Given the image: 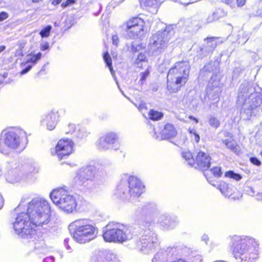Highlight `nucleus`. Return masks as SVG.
<instances>
[{"mask_svg": "<svg viewBox=\"0 0 262 262\" xmlns=\"http://www.w3.org/2000/svg\"><path fill=\"white\" fill-rule=\"evenodd\" d=\"M103 59L107 66L108 67L110 70L112 72L113 70L112 66V60L109 53L107 51L105 52L103 55Z\"/></svg>", "mask_w": 262, "mask_h": 262, "instance_id": "c756f323", "label": "nucleus"}, {"mask_svg": "<svg viewBox=\"0 0 262 262\" xmlns=\"http://www.w3.org/2000/svg\"><path fill=\"white\" fill-rule=\"evenodd\" d=\"M224 176L236 181H238L242 179V176L240 174L235 173L231 170L226 171L224 173Z\"/></svg>", "mask_w": 262, "mask_h": 262, "instance_id": "393cba45", "label": "nucleus"}, {"mask_svg": "<svg viewBox=\"0 0 262 262\" xmlns=\"http://www.w3.org/2000/svg\"><path fill=\"white\" fill-rule=\"evenodd\" d=\"M223 143L227 148L235 153L238 154L240 151V147L238 144L233 139H225L223 141Z\"/></svg>", "mask_w": 262, "mask_h": 262, "instance_id": "412c9836", "label": "nucleus"}, {"mask_svg": "<svg viewBox=\"0 0 262 262\" xmlns=\"http://www.w3.org/2000/svg\"><path fill=\"white\" fill-rule=\"evenodd\" d=\"M124 31L130 38H134L142 35L145 28V21L139 16L128 18L124 23Z\"/></svg>", "mask_w": 262, "mask_h": 262, "instance_id": "6e6552de", "label": "nucleus"}, {"mask_svg": "<svg viewBox=\"0 0 262 262\" xmlns=\"http://www.w3.org/2000/svg\"><path fill=\"white\" fill-rule=\"evenodd\" d=\"M49 46L48 43H46L45 45L41 46L40 49L42 51H45V50H47L49 48Z\"/></svg>", "mask_w": 262, "mask_h": 262, "instance_id": "09e8293b", "label": "nucleus"}, {"mask_svg": "<svg viewBox=\"0 0 262 262\" xmlns=\"http://www.w3.org/2000/svg\"><path fill=\"white\" fill-rule=\"evenodd\" d=\"M188 132L191 137L193 136L194 141L196 143L199 142L200 140V135L195 131H194L193 129L189 128L188 129Z\"/></svg>", "mask_w": 262, "mask_h": 262, "instance_id": "2f4dec72", "label": "nucleus"}, {"mask_svg": "<svg viewBox=\"0 0 262 262\" xmlns=\"http://www.w3.org/2000/svg\"><path fill=\"white\" fill-rule=\"evenodd\" d=\"M72 226L73 237L80 243H85L94 239L98 233L97 228L84 220L75 221Z\"/></svg>", "mask_w": 262, "mask_h": 262, "instance_id": "39448f33", "label": "nucleus"}, {"mask_svg": "<svg viewBox=\"0 0 262 262\" xmlns=\"http://www.w3.org/2000/svg\"><path fill=\"white\" fill-rule=\"evenodd\" d=\"M146 61V57L145 53H140L136 59V62L139 63L142 61Z\"/></svg>", "mask_w": 262, "mask_h": 262, "instance_id": "f704fd0d", "label": "nucleus"}, {"mask_svg": "<svg viewBox=\"0 0 262 262\" xmlns=\"http://www.w3.org/2000/svg\"><path fill=\"white\" fill-rule=\"evenodd\" d=\"M224 3L226 4L229 5L230 7H234L235 5V0H223V1Z\"/></svg>", "mask_w": 262, "mask_h": 262, "instance_id": "ea45409f", "label": "nucleus"}, {"mask_svg": "<svg viewBox=\"0 0 262 262\" xmlns=\"http://www.w3.org/2000/svg\"><path fill=\"white\" fill-rule=\"evenodd\" d=\"M65 111L62 109L57 110H53L47 115L46 118L48 121H53V122H57L59 120V118L64 115Z\"/></svg>", "mask_w": 262, "mask_h": 262, "instance_id": "6ab92c4d", "label": "nucleus"}, {"mask_svg": "<svg viewBox=\"0 0 262 262\" xmlns=\"http://www.w3.org/2000/svg\"><path fill=\"white\" fill-rule=\"evenodd\" d=\"M28 2L32 4H39L41 3L43 0H26Z\"/></svg>", "mask_w": 262, "mask_h": 262, "instance_id": "49530a36", "label": "nucleus"}, {"mask_svg": "<svg viewBox=\"0 0 262 262\" xmlns=\"http://www.w3.org/2000/svg\"><path fill=\"white\" fill-rule=\"evenodd\" d=\"M148 118L152 121H158L161 120L164 116V114L161 112H159L154 109H151L148 112Z\"/></svg>", "mask_w": 262, "mask_h": 262, "instance_id": "5701e85b", "label": "nucleus"}, {"mask_svg": "<svg viewBox=\"0 0 262 262\" xmlns=\"http://www.w3.org/2000/svg\"><path fill=\"white\" fill-rule=\"evenodd\" d=\"M19 130L9 131L6 133L4 139L0 140V151L8 154L9 150L17 148L20 145L21 137Z\"/></svg>", "mask_w": 262, "mask_h": 262, "instance_id": "9d476101", "label": "nucleus"}, {"mask_svg": "<svg viewBox=\"0 0 262 262\" xmlns=\"http://www.w3.org/2000/svg\"><path fill=\"white\" fill-rule=\"evenodd\" d=\"M235 4L237 5V7H242L246 3V0H235Z\"/></svg>", "mask_w": 262, "mask_h": 262, "instance_id": "79ce46f5", "label": "nucleus"}, {"mask_svg": "<svg viewBox=\"0 0 262 262\" xmlns=\"http://www.w3.org/2000/svg\"><path fill=\"white\" fill-rule=\"evenodd\" d=\"M262 103L261 99L258 97L253 98L252 99L251 103L250 104L248 110L250 111L251 114L254 113V110H257L261 106Z\"/></svg>", "mask_w": 262, "mask_h": 262, "instance_id": "4be33fe9", "label": "nucleus"}, {"mask_svg": "<svg viewBox=\"0 0 262 262\" xmlns=\"http://www.w3.org/2000/svg\"><path fill=\"white\" fill-rule=\"evenodd\" d=\"M259 244L254 238L245 236H234V241L231 247L232 254L235 258H242V256L250 251L249 254H258Z\"/></svg>", "mask_w": 262, "mask_h": 262, "instance_id": "20e7f679", "label": "nucleus"}, {"mask_svg": "<svg viewBox=\"0 0 262 262\" xmlns=\"http://www.w3.org/2000/svg\"><path fill=\"white\" fill-rule=\"evenodd\" d=\"M6 47L4 45L0 46V54L5 50Z\"/></svg>", "mask_w": 262, "mask_h": 262, "instance_id": "603ef678", "label": "nucleus"}, {"mask_svg": "<svg viewBox=\"0 0 262 262\" xmlns=\"http://www.w3.org/2000/svg\"><path fill=\"white\" fill-rule=\"evenodd\" d=\"M177 131L174 125L170 123H167L164 125V128L160 132L159 135L155 133V138L159 140L169 139L175 137Z\"/></svg>", "mask_w": 262, "mask_h": 262, "instance_id": "dca6fc26", "label": "nucleus"}, {"mask_svg": "<svg viewBox=\"0 0 262 262\" xmlns=\"http://www.w3.org/2000/svg\"><path fill=\"white\" fill-rule=\"evenodd\" d=\"M50 219V207L45 200L36 201L29 204L27 212L19 213L13 224V228L22 236L34 235L36 228L47 224Z\"/></svg>", "mask_w": 262, "mask_h": 262, "instance_id": "f257e3e1", "label": "nucleus"}, {"mask_svg": "<svg viewBox=\"0 0 262 262\" xmlns=\"http://www.w3.org/2000/svg\"><path fill=\"white\" fill-rule=\"evenodd\" d=\"M153 41L150 43L154 51H158L165 48L166 42L164 37L161 34H156L152 36Z\"/></svg>", "mask_w": 262, "mask_h": 262, "instance_id": "f3484780", "label": "nucleus"}, {"mask_svg": "<svg viewBox=\"0 0 262 262\" xmlns=\"http://www.w3.org/2000/svg\"><path fill=\"white\" fill-rule=\"evenodd\" d=\"M182 157L188 165L202 171L208 170L210 167L212 163L210 154L202 150L198 152L195 158L190 151L183 152Z\"/></svg>", "mask_w": 262, "mask_h": 262, "instance_id": "0eeeda50", "label": "nucleus"}, {"mask_svg": "<svg viewBox=\"0 0 262 262\" xmlns=\"http://www.w3.org/2000/svg\"><path fill=\"white\" fill-rule=\"evenodd\" d=\"M62 0H50V2L52 6H56L60 4Z\"/></svg>", "mask_w": 262, "mask_h": 262, "instance_id": "a18cd8bd", "label": "nucleus"}, {"mask_svg": "<svg viewBox=\"0 0 262 262\" xmlns=\"http://www.w3.org/2000/svg\"><path fill=\"white\" fill-rule=\"evenodd\" d=\"M138 108L139 110V111H140L143 110V109H145V110L147 109V107L145 106V105L144 104H143V103L140 104L139 105V106L138 107Z\"/></svg>", "mask_w": 262, "mask_h": 262, "instance_id": "de8ad7c7", "label": "nucleus"}, {"mask_svg": "<svg viewBox=\"0 0 262 262\" xmlns=\"http://www.w3.org/2000/svg\"><path fill=\"white\" fill-rule=\"evenodd\" d=\"M3 204V199L2 196L0 194V209L2 207Z\"/></svg>", "mask_w": 262, "mask_h": 262, "instance_id": "864d4df0", "label": "nucleus"}, {"mask_svg": "<svg viewBox=\"0 0 262 262\" xmlns=\"http://www.w3.org/2000/svg\"><path fill=\"white\" fill-rule=\"evenodd\" d=\"M217 188L225 195H230L232 193V188L230 187L229 184L224 181H220L217 186Z\"/></svg>", "mask_w": 262, "mask_h": 262, "instance_id": "aec40b11", "label": "nucleus"}, {"mask_svg": "<svg viewBox=\"0 0 262 262\" xmlns=\"http://www.w3.org/2000/svg\"><path fill=\"white\" fill-rule=\"evenodd\" d=\"M151 262H164L161 254L159 253H157L152 258Z\"/></svg>", "mask_w": 262, "mask_h": 262, "instance_id": "72a5a7b5", "label": "nucleus"}, {"mask_svg": "<svg viewBox=\"0 0 262 262\" xmlns=\"http://www.w3.org/2000/svg\"><path fill=\"white\" fill-rule=\"evenodd\" d=\"M76 3V0H66L61 4V6L62 8H65L69 5L74 4Z\"/></svg>", "mask_w": 262, "mask_h": 262, "instance_id": "c9c22d12", "label": "nucleus"}, {"mask_svg": "<svg viewBox=\"0 0 262 262\" xmlns=\"http://www.w3.org/2000/svg\"><path fill=\"white\" fill-rule=\"evenodd\" d=\"M190 73L189 61H179L169 69L167 76L166 89L170 94L179 92L187 83Z\"/></svg>", "mask_w": 262, "mask_h": 262, "instance_id": "f03ea898", "label": "nucleus"}, {"mask_svg": "<svg viewBox=\"0 0 262 262\" xmlns=\"http://www.w3.org/2000/svg\"><path fill=\"white\" fill-rule=\"evenodd\" d=\"M52 27L51 25H48L40 30L39 35L42 38L48 37L50 35Z\"/></svg>", "mask_w": 262, "mask_h": 262, "instance_id": "c85d7f7f", "label": "nucleus"}, {"mask_svg": "<svg viewBox=\"0 0 262 262\" xmlns=\"http://www.w3.org/2000/svg\"><path fill=\"white\" fill-rule=\"evenodd\" d=\"M219 37H207L205 39V40L207 41V42H214L216 39H219Z\"/></svg>", "mask_w": 262, "mask_h": 262, "instance_id": "a19ab883", "label": "nucleus"}, {"mask_svg": "<svg viewBox=\"0 0 262 262\" xmlns=\"http://www.w3.org/2000/svg\"><path fill=\"white\" fill-rule=\"evenodd\" d=\"M140 6L146 10L156 12L159 6L158 0H139Z\"/></svg>", "mask_w": 262, "mask_h": 262, "instance_id": "a211bd4d", "label": "nucleus"}, {"mask_svg": "<svg viewBox=\"0 0 262 262\" xmlns=\"http://www.w3.org/2000/svg\"><path fill=\"white\" fill-rule=\"evenodd\" d=\"M127 227L116 223H109L105 227L102 234L106 242L123 243L128 239Z\"/></svg>", "mask_w": 262, "mask_h": 262, "instance_id": "423d86ee", "label": "nucleus"}, {"mask_svg": "<svg viewBox=\"0 0 262 262\" xmlns=\"http://www.w3.org/2000/svg\"><path fill=\"white\" fill-rule=\"evenodd\" d=\"M73 147L74 143L71 139L63 138L58 141L55 147V152L61 160L73 152Z\"/></svg>", "mask_w": 262, "mask_h": 262, "instance_id": "9b49d317", "label": "nucleus"}, {"mask_svg": "<svg viewBox=\"0 0 262 262\" xmlns=\"http://www.w3.org/2000/svg\"><path fill=\"white\" fill-rule=\"evenodd\" d=\"M205 52V48L204 47H200L199 49V50L197 51L198 54L200 56H203L204 55V53Z\"/></svg>", "mask_w": 262, "mask_h": 262, "instance_id": "c03bdc74", "label": "nucleus"}, {"mask_svg": "<svg viewBox=\"0 0 262 262\" xmlns=\"http://www.w3.org/2000/svg\"><path fill=\"white\" fill-rule=\"evenodd\" d=\"M138 248L142 251H149L155 250L160 246V242L158 236H145L141 239L137 243Z\"/></svg>", "mask_w": 262, "mask_h": 262, "instance_id": "f8f14e48", "label": "nucleus"}, {"mask_svg": "<svg viewBox=\"0 0 262 262\" xmlns=\"http://www.w3.org/2000/svg\"><path fill=\"white\" fill-rule=\"evenodd\" d=\"M154 224V223L153 221L145 219L142 221L141 224V227L143 230L145 231L150 230L152 229Z\"/></svg>", "mask_w": 262, "mask_h": 262, "instance_id": "a878e982", "label": "nucleus"}, {"mask_svg": "<svg viewBox=\"0 0 262 262\" xmlns=\"http://www.w3.org/2000/svg\"><path fill=\"white\" fill-rule=\"evenodd\" d=\"M50 198L55 204L66 213H72L77 209L76 199L64 187L53 190L50 193Z\"/></svg>", "mask_w": 262, "mask_h": 262, "instance_id": "7ed1b4c3", "label": "nucleus"}, {"mask_svg": "<svg viewBox=\"0 0 262 262\" xmlns=\"http://www.w3.org/2000/svg\"><path fill=\"white\" fill-rule=\"evenodd\" d=\"M149 71L147 69L144 72L141 73L140 74V82L141 84H143L144 81L146 79L147 77L149 75Z\"/></svg>", "mask_w": 262, "mask_h": 262, "instance_id": "473e14b6", "label": "nucleus"}, {"mask_svg": "<svg viewBox=\"0 0 262 262\" xmlns=\"http://www.w3.org/2000/svg\"><path fill=\"white\" fill-rule=\"evenodd\" d=\"M118 138L114 133H109L99 138L97 142V146L101 149H107L118 142Z\"/></svg>", "mask_w": 262, "mask_h": 262, "instance_id": "2eb2a0df", "label": "nucleus"}, {"mask_svg": "<svg viewBox=\"0 0 262 262\" xmlns=\"http://www.w3.org/2000/svg\"><path fill=\"white\" fill-rule=\"evenodd\" d=\"M208 122L210 126L215 129L218 128L221 125L220 120L214 116H211L209 118Z\"/></svg>", "mask_w": 262, "mask_h": 262, "instance_id": "cd10ccee", "label": "nucleus"}, {"mask_svg": "<svg viewBox=\"0 0 262 262\" xmlns=\"http://www.w3.org/2000/svg\"><path fill=\"white\" fill-rule=\"evenodd\" d=\"M260 155L262 156V151L260 152Z\"/></svg>", "mask_w": 262, "mask_h": 262, "instance_id": "5fc2aeb1", "label": "nucleus"}, {"mask_svg": "<svg viewBox=\"0 0 262 262\" xmlns=\"http://www.w3.org/2000/svg\"><path fill=\"white\" fill-rule=\"evenodd\" d=\"M217 45L218 44L216 42L212 43L211 45V46H210L212 50H214L216 48V47H217Z\"/></svg>", "mask_w": 262, "mask_h": 262, "instance_id": "3c124183", "label": "nucleus"}, {"mask_svg": "<svg viewBox=\"0 0 262 262\" xmlns=\"http://www.w3.org/2000/svg\"><path fill=\"white\" fill-rule=\"evenodd\" d=\"M41 55L42 54L40 52H39L36 54L32 55L31 58L29 60H27L25 63L31 62L33 64H35L37 61L41 58Z\"/></svg>", "mask_w": 262, "mask_h": 262, "instance_id": "7c9ffc66", "label": "nucleus"}, {"mask_svg": "<svg viewBox=\"0 0 262 262\" xmlns=\"http://www.w3.org/2000/svg\"><path fill=\"white\" fill-rule=\"evenodd\" d=\"M188 118L193 120L195 123H198L199 122L198 119L192 116H189Z\"/></svg>", "mask_w": 262, "mask_h": 262, "instance_id": "8fccbe9b", "label": "nucleus"}, {"mask_svg": "<svg viewBox=\"0 0 262 262\" xmlns=\"http://www.w3.org/2000/svg\"><path fill=\"white\" fill-rule=\"evenodd\" d=\"M129 194L131 198H136L144 192V186L142 182L135 176H130L128 179Z\"/></svg>", "mask_w": 262, "mask_h": 262, "instance_id": "ddd939ff", "label": "nucleus"}, {"mask_svg": "<svg viewBox=\"0 0 262 262\" xmlns=\"http://www.w3.org/2000/svg\"><path fill=\"white\" fill-rule=\"evenodd\" d=\"M176 221L171 217H164L161 219L160 224L165 229H169L173 227L176 224Z\"/></svg>", "mask_w": 262, "mask_h": 262, "instance_id": "b1692460", "label": "nucleus"}, {"mask_svg": "<svg viewBox=\"0 0 262 262\" xmlns=\"http://www.w3.org/2000/svg\"><path fill=\"white\" fill-rule=\"evenodd\" d=\"M9 16L8 13L5 11L0 12V21H2L6 19Z\"/></svg>", "mask_w": 262, "mask_h": 262, "instance_id": "4c0bfd02", "label": "nucleus"}, {"mask_svg": "<svg viewBox=\"0 0 262 262\" xmlns=\"http://www.w3.org/2000/svg\"><path fill=\"white\" fill-rule=\"evenodd\" d=\"M94 177V172L90 167L80 169L75 178V184L78 187H86L88 185V181Z\"/></svg>", "mask_w": 262, "mask_h": 262, "instance_id": "4468645a", "label": "nucleus"}, {"mask_svg": "<svg viewBox=\"0 0 262 262\" xmlns=\"http://www.w3.org/2000/svg\"><path fill=\"white\" fill-rule=\"evenodd\" d=\"M250 162L256 166H259L261 165V162L256 157H251L250 158Z\"/></svg>", "mask_w": 262, "mask_h": 262, "instance_id": "e433bc0d", "label": "nucleus"}, {"mask_svg": "<svg viewBox=\"0 0 262 262\" xmlns=\"http://www.w3.org/2000/svg\"><path fill=\"white\" fill-rule=\"evenodd\" d=\"M32 68V66L29 65L26 68H25L24 69L21 70L20 72V75H24L26 73H27L30 70V69Z\"/></svg>", "mask_w": 262, "mask_h": 262, "instance_id": "37998d69", "label": "nucleus"}, {"mask_svg": "<svg viewBox=\"0 0 262 262\" xmlns=\"http://www.w3.org/2000/svg\"><path fill=\"white\" fill-rule=\"evenodd\" d=\"M51 121H48V122L47 124V128L50 130H52L55 127V123L54 122H50Z\"/></svg>", "mask_w": 262, "mask_h": 262, "instance_id": "58836bf2", "label": "nucleus"}, {"mask_svg": "<svg viewBox=\"0 0 262 262\" xmlns=\"http://www.w3.org/2000/svg\"><path fill=\"white\" fill-rule=\"evenodd\" d=\"M166 251L171 256H184L188 257L186 262H202V256L185 245L179 246H170Z\"/></svg>", "mask_w": 262, "mask_h": 262, "instance_id": "1a4fd4ad", "label": "nucleus"}, {"mask_svg": "<svg viewBox=\"0 0 262 262\" xmlns=\"http://www.w3.org/2000/svg\"><path fill=\"white\" fill-rule=\"evenodd\" d=\"M210 171L211 174L216 178H219L222 177L223 175V172L222 171V168L220 166H213L210 169Z\"/></svg>", "mask_w": 262, "mask_h": 262, "instance_id": "bb28decb", "label": "nucleus"}]
</instances>
